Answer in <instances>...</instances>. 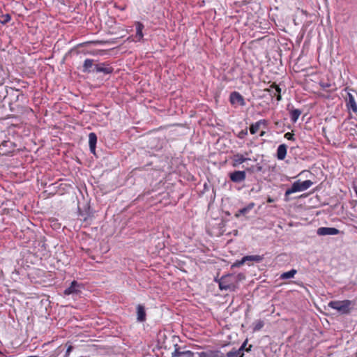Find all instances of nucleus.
<instances>
[{"label":"nucleus","instance_id":"nucleus-1","mask_svg":"<svg viewBox=\"0 0 357 357\" xmlns=\"http://www.w3.org/2000/svg\"><path fill=\"white\" fill-rule=\"evenodd\" d=\"M328 306L337 310L341 314H348L353 308L354 302L350 300L331 301L328 303Z\"/></svg>","mask_w":357,"mask_h":357},{"label":"nucleus","instance_id":"nucleus-2","mask_svg":"<svg viewBox=\"0 0 357 357\" xmlns=\"http://www.w3.org/2000/svg\"><path fill=\"white\" fill-rule=\"evenodd\" d=\"M219 287L221 290L234 291L237 289L236 277L232 274L223 275L219 280Z\"/></svg>","mask_w":357,"mask_h":357},{"label":"nucleus","instance_id":"nucleus-3","mask_svg":"<svg viewBox=\"0 0 357 357\" xmlns=\"http://www.w3.org/2000/svg\"><path fill=\"white\" fill-rule=\"evenodd\" d=\"M312 184L313 182H312L310 180H306L304 181H295L292 184L291 187L286 190L284 196L285 197H287V196L292 193L304 191L310 188L312 185Z\"/></svg>","mask_w":357,"mask_h":357},{"label":"nucleus","instance_id":"nucleus-4","mask_svg":"<svg viewBox=\"0 0 357 357\" xmlns=\"http://www.w3.org/2000/svg\"><path fill=\"white\" fill-rule=\"evenodd\" d=\"M346 92V96L344 97L346 107L349 111H352L354 113H357V102L355 99V96L352 93L357 94L355 90L351 89L345 88L344 90Z\"/></svg>","mask_w":357,"mask_h":357},{"label":"nucleus","instance_id":"nucleus-5","mask_svg":"<svg viewBox=\"0 0 357 357\" xmlns=\"http://www.w3.org/2000/svg\"><path fill=\"white\" fill-rule=\"evenodd\" d=\"M248 340H245L238 349H233L227 352L226 357H244V351H250L252 347V345H249V347L246 348Z\"/></svg>","mask_w":357,"mask_h":357},{"label":"nucleus","instance_id":"nucleus-6","mask_svg":"<svg viewBox=\"0 0 357 357\" xmlns=\"http://www.w3.org/2000/svg\"><path fill=\"white\" fill-rule=\"evenodd\" d=\"M82 287L81 284L78 283L76 280H73L70 287L64 290L63 294L65 296L77 295L81 292Z\"/></svg>","mask_w":357,"mask_h":357},{"label":"nucleus","instance_id":"nucleus-7","mask_svg":"<svg viewBox=\"0 0 357 357\" xmlns=\"http://www.w3.org/2000/svg\"><path fill=\"white\" fill-rule=\"evenodd\" d=\"M229 101L232 105L244 106L245 105L243 97L237 91H234L230 93Z\"/></svg>","mask_w":357,"mask_h":357},{"label":"nucleus","instance_id":"nucleus-8","mask_svg":"<svg viewBox=\"0 0 357 357\" xmlns=\"http://www.w3.org/2000/svg\"><path fill=\"white\" fill-rule=\"evenodd\" d=\"M114 68L107 63H100L95 66V73H102L105 75H109L112 73Z\"/></svg>","mask_w":357,"mask_h":357},{"label":"nucleus","instance_id":"nucleus-9","mask_svg":"<svg viewBox=\"0 0 357 357\" xmlns=\"http://www.w3.org/2000/svg\"><path fill=\"white\" fill-rule=\"evenodd\" d=\"M96 61L91 59H86L84 61L82 71L84 73H95V66H96Z\"/></svg>","mask_w":357,"mask_h":357},{"label":"nucleus","instance_id":"nucleus-10","mask_svg":"<svg viewBox=\"0 0 357 357\" xmlns=\"http://www.w3.org/2000/svg\"><path fill=\"white\" fill-rule=\"evenodd\" d=\"M230 180L234 183H241L246 178L245 171H234L229 174Z\"/></svg>","mask_w":357,"mask_h":357},{"label":"nucleus","instance_id":"nucleus-11","mask_svg":"<svg viewBox=\"0 0 357 357\" xmlns=\"http://www.w3.org/2000/svg\"><path fill=\"white\" fill-rule=\"evenodd\" d=\"M340 233V230L335 227H319L317 230V234L319 236H333Z\"/></svg>","mask_w":357,"mask_h":357},{"label":"nucleus","instance_id":"nucleus-12","mask_svg":"<svg viewBox=\"0 0 357 357\" xmlns=\"http://www.w3.org/2000/svg\"><path fill=\"white\" fill-rule=\"evenodd\" d=\"M266 91L269 93L271 97H276L278 101L281 100V89L275 83L272 84Z\"/></svg>","mask_w":357,"mask_h":357},{"label":"nucleus","instance_id":"nucleus-13","mask_svg":"<svg viewBox=\"0 0 357 357\" xmlns=\"http://www.w3.org/2000/svg\"><path fill=\"white\" fill-rule=\"evenodd\" d=\"M198 354L199 357H224V354L219 350H208Z\"/></svg>","mask_w":357,"mask_h":357},{"label":"nucleus","instance_id":"nucleus-14","mask_svg":"<svg viewBox=\"0 0 357 357\" xmlns=\"http://www.w3.org/2000/svg\"><path fill=\"white\" fill-rule=\"evenodd\" d=\"M231 160H232V166L234 167H236L239 165L243 163L244 162L249 160L250 158H245L243 155H242L241 153H236L232 156Z\"/></svg>","mask_w":357,"mask_h":357},{"label":"nucleus","instance_id":"nucleus-15","mask_svg":"<svg viewBox=\"0 0 357 357\" xmlns=\"http://www.w3.org/2000/svg\"><path fill=\"white\" fill-rule=\"evenodd\" d=\"M146 311L145 308L142 305L137 306V320L138 322H144L146 321Z\"/></svg>","mask_w":357,"mask_h":357},{"label":"nucleus","instance_id":"nucleus-16","mask_svg":"<svg viewBox=\"0 0 357 357\" xmlns=\"http://www.w3.org/2000/svg\"><path fill=\"white\" fill-rule=\"evenodd\" d=\"M261 125L266 126L267 121L265 119H261V120L258 121L257 122L252 123L250 127V133L252 135L257 133Z\"/></svg>","mask_w":357,"mask_h":357},{"label":"nucleus","instance_id":"nucleus-17","mask_svg":"<svg viewBox=\"0 0 357 357\" xmlns=\"http://www.w3.org/2000/svg\"><path fill=\"white\" fill-rule=\"evenodd\" d=\"M97 143V136L94 132H90L89 135V149L92 153H95L96 145Z\"/></svg>","mask_w":357,"mask_h":357},{"label":"nucleus","instance_id":"nucleus-18","mask_svg":"<svg viewBox=\"0 0 357 357\" xmlns=\"http://www.w3.org/2000/svg\"><path fill=\"white\" fill-rule=\"evenodd\" d=\"M174 357H193L194 353L191 351H181L180 349H176L172 353Z\"/></svg>","mask_w":357,"mask_h":357},{"label":"nucleus","instance_id":"nucleus-19","mask_svg":"<svg viewBox=\"0 0 357 357\" xmlns=\"http://www.w3.org/2000/svg\"><path fill=\"white\" fill-rule=\"evenodd\" d=\"M287 147L284 144L279 145L277 149V158L278 160H282L287 155Z\"/></svg>","mask_w":357,"mask_h":357},{"label":"nucleus","instance_id":"nucleus-20","mask_svg":"<svg viewBox=\"0 0 357 357\" xmlns=\"http://www.w3.org/2000/svg\"><path fill=\"white\" fill-rule=\"evenodd\" d=\"M243 258L245 263L248 261H255L259 263L264 259V257L262 255H247Z\"/></svg>","mask_w":357,"mask_h":357},{"label":"nucleus","instance_id":"nucleus-21","mask_svg":"<svg viewBox=\"0 0 357 357\" xmlns=\"http://www.w3.org/2000/svg\"><path fill=\"white\" fill-rule=\"evenodd\" d=\"M255 206V204L254 203H250L247 206L243 208H241L238 211V213H236L235 215L236 217H238L240 215H245L246 213H248L251 209H252V208L254 207Z\"/></svg>","mask_w":357,"mask_h":357},{"label":"nucleus","instance_id":"nucleus-22","mask_svg":"<svg viewBox=\"0 0 357 357\" xmlns=\"http://www.w3.org/2000/svg\"><path fill=\"white\" fill-rule=\"evenodd\" d=\"M301 114V111L298 109H292L290 112V118L293 123H296Z\"/></svg>","mask_w":357,"mask_h":357},{"label":"nucleus","instance_id":"nucleus-23","mask_svg":"<svg viewBox=\"0 0 357 357\" xmlns=\"http://www.w3.org/2000/svg\"><path fill=\"white\" fill-rule=\"evenodd\" d=\"M297 271L296 269H291L289 271L284 272L281 274L280 279L287 280L289 278H292L296 274Z\"/></svg>","mask_w":357,"mask_h":357},{"label":"nucleus","instance_id":"nucleus-24","mask_svg":"<svg viewBox=\"0 0 357 357\" xmlns=\"http://www.w3.org/2000/svg\"><path fill=\"white\" fill-rule=\"evenodd\" d=\"M144 27V26L142 23L139 22H137L136 23V36L138 37L139 40H141L144 36V34L142 33Z\"/></svg>","mask_w":357,"mask_h":357},{"label":"nucleus","instance_id":"nucleus-25","mask_svg":"<svg viewBox=\"0 0 357 357\" xmlns=\"http://www.w3.org/2000/svg\"><path fill=\"white\" fill-rule=\"evenodd\" d=\"M4 147H9L10 149H12L13 147V142H10V141H3V142H1V144H0V149L3 151H4V154H6V153H10L11 151V150H3V148Z\"/></svg>","mask_w":357,"mask_h":357},{"label":"nucleus","instance_id":"nucleus-26","mask_svg":"<svg viewBox=\"0 0 357 357\" xmlns=\"http://www.w3.org/2000/svg\"><path fill=\"white\" fill-rule=\"evenodd\" d=\"M262 170H263V167L259 163H257L255 166H252V167L246 169V171L249 172L250 173L260 172H262Z\"/></svg>","mask_w":357,"mask_h":357},{"label":"nucleus","instance_id":"nucleus-27","mask_svg":"<svg viewBox=\"0 0 357 357\" xmlns=\"http://www.w3.org/2000/svg\"><path fill=\"white\" fill-rule=\"evenodd\" d=\"M264 326V323L262 320H257L254 324L253 330L254 331H259L263 328Z\"/></svg>","mask_w":357,"mask_h":357},{"label":"nucleus","instance_id":"nucleus-28","mask_svg":"<svg viewBox=\"0 0 357 357\" xmlns=\"http://www.w3.org/2000/svg\"><path fill=\"white\" fill-rule=\"evenodd\" d=\"M66 345H68V347H67V349H66V354L63 357H69L71 351L74 349L73 345L71 344H70L69 342L66 343Z\"/></svg>","mask_w":357,"mask_h":357},{"label":"nucleus","instance_id":"nucleus-29","mask_svg":"<svg viewBox=\"0 0 357 357\" xmlns=\"http://www.w3.org/2000/svg\"><path fill=\"white\" fill-rule=\"evenodd\" d=\"M245 262L243 259V258H242L241 260H237L232 265H231V268H234V267H240L241 266H243V264H245Z\"/></svg>","mask_w":357,"mask_h":357},{"label":"nucleus","instance_id":"nucleus-30","mask_svg":"<svg viewBox=\"0 0 357 357\" xmlns=\"http://www.w3.org/2000/svg\"><path fill=\"white\" fill-rule=\"evenodd\" d=\"M284 137L288 140L294 141L295 138L294 137V134L291 132H287L284 134Z\"/></svg>","mask_w":357,"mask_h":357},{"label":"nucleus","instance_id":"nucleus-31","mask_svg":"<svg viewBox=\"0 0 357 357\" xmlns=\"http://www.w3.org/2000/svg\"><path fill=\"white\" fill-rule=\"evenodd\" d=\"M247 135H248V130H247V129H245V130H241V131L239 132V134H238V137L239 138H241V139H243V138H244V137H245V136H246Z\"/></svg>","mask_w":357,"mask_h":357},{"label":"nucleus","instance_id":"nucleus-32","mask_svg":"<svg viewBox=\"0 0 357 357\" xmlns=\"http://www.w3.org/2000/svg\"><path fill=\"white\" fill-rule=\"evenodd\" d=\"M61 347H58L54 351V354H51L49 357H56L59 355L60 352L59 351V349Z\"/></svg>","mask_w":357,"mask_h":357},{"label":"nucleus","instance_id":"nucleus-33","mask_svg":"<svg viewBox=\"0 0 357 357\" xmlns=\"http://www.w3.org/2000/svg\"><path fill=\"white\" fill-rule=\"evenodd\" d=\"M3 18H4V20H3V23L8 22L10 20V16L8 14L4 15Z\"/></svg>","mask_w":357,"mask_h":357},{"label":"nucleus","instance_id":"nucleus-34","mask_svg":"<svg viewBox=\"0 0 357 357\" xmlns=\"http://www.w3.org/2000/svg\"><path fill=\"white\" fill-rule=\"evenodd\" d=\"M274 202V199H273V198H271V197H268V199H267V202H268V203H272V202Z\"/></svg>","mask_w":357,"mask_h":357},{"label":"nucleus","instance_id":"nucleus-35","mask_svg":"<svg viewBox=\"0 0 357 357\" xmlns=\"http://www.w3.org/2000/svg\"><path fill=\"white\" fill-rule=\"evenodd\" d=\"M265 132H261V134H260V136H263L264 135Z\"/></svg>","mask_w":357,"mask_h":357},{"label":"nucleus","instance_id":"nucleus-36","mask_svg":"<svg viewBox=\"0 0 357 357\" xmlns=\"http://www.w3.org/2000/svg\"><path fill=\"white\" fill-rule=\"evenodd\" d=\"M28 357H38L36 356H28Z\"/></svg>","mask_w":357,"mask_h":357}]
</instances>
